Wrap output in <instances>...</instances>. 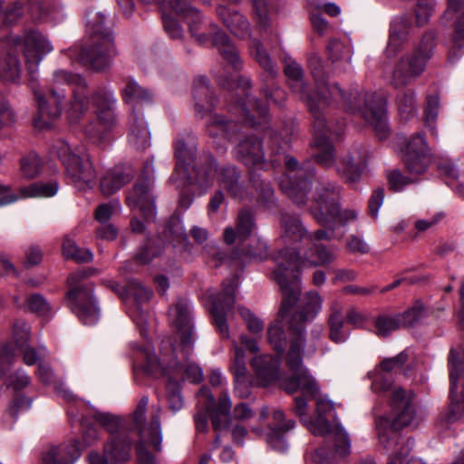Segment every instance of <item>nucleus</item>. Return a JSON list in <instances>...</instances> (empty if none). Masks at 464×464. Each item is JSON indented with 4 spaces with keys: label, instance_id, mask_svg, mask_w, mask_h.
<instances>
[{
    "label": "nucleus",
    "instance_id": "nucleus-38",
    "mask_svg": "<svg viewBox=\"0 0 464 464\" xmlns=\"http://www.w3.org/2000/svg\"><path fill=\"white\" fill-rule=\"evenodd\" d=\"M128 141L138 150H143L150 146V131L147 121L140 111L134 109L130 116Z\"/></svg>",
    "mask_w": 464,
    "mask_h": 464
},
{
    "label": "nucleus",
    "instance_id": "nucleus-29",
    "mask_svg": "<svg viewBox=\"0 0 464 464\" xmlns=\"http://www.w3.org/2000/svg\"><path fill=\"white\" fill-rule=\"evenodd\" d=\"M256 227L254 214L246 208L238 211L235 227H227L223 232L224 242L232 246L236 243L243 244L254 233Z\"/></svg>",
    "mask_w": 464,
    "mask_h": 464
},
{
    "label": "nucleus",
    "instance_id": "nucleus-61",
    "mask_svg": "<svg viewBox=\"0 0 464 464\" xmlns=\"http://www.w3.org/2000/svg\"><path fill=\"white\" fill-rule=\"evenodd\" d=\"M26 302L29 310L40 316H50L53 314L49 303L40 294H34L28 296Z\"/></svg>",
    "mask_w": 464,
    "mask_h": 464
},
{
    "label": "nucleus",
    "instance_id": "nucleus-52",
    "mask_svg": "<svg viewBox=\"0 0 464 464\" xmlns=\"http://www.w3.org/2000/svg\"><path fill=\"white\" fill-rule=\"evenodd\" d=\"M328 59L332 63H349L352 57V48L349 44L333 39L327 45Z\"/></svg>",
    "mask_w": 464,
    "mask_h": 464
},
{
    "label": "nucleus",
    "instance_id": "nucleus-27",
    "mask_svg": "<svg viewBox=\"0 0 464 464\" xmlns=\"http://www.w3.org/2000/svg\"><path fill=\"white\" fill-rule=\"evenodd\" d=\"M285 73L288 78L290 88L306 103L308 109L312 102L314 103L316 108L320 111H324L326 107L330 106V102L326 96L317 99L316 94H311L308 86L304 81L303 69L295 61L286 62Z\"/></svg>",
    "mask_w": 464,
    "mask_h": 464
},
{
    "label": "nucleus",
    "instance_id": "nucleus-46",
    "mask_svg": "<svg viewBox=\"0 0 464 464\" xmlns=\"http://www.w3.org/2000/svg\"><path fill=\"white\" fill-rule=\"evenodd\" d=\"M398 314L402 328H413L428 317L429 309L420 300H416L408 309Z\"/></svg>",
    "mask_w": 464,
    "mask_h": 464
},
{
    "label": "nucleus",
    "instance_id": "nucleus-1",
    "mask_svg": "<svg viewBox=\"0 0 464 464\" xmlns=\"http://www.w3.org/2000/svg\"><path fill=\"white\" fill-rule=\"evenodd\" d=\"M71 86L72 97L67 110V117L71 123H77L86 113L90 99L96 109L100 126L108 130L117 121L115 115L116 99L112 91L107 88H97L90 96L85 78L79 74L58 69L53 72L48 96L35 92L38 113L34 119L37 128H49L53 120L62 115L66 92L62 87Z\"/></svg>",
    "mask_w": 464,
    "mask_h": 464
},
{
    "label": "nucleus",
    "instance_id": "nucleus-24",
    "mask_svg": "<svg viewBox=\"0 0 464 464\" xmlns=\"http://www.w3.org/2000/svg\"><path fill=\"white\" fill-rule=\"evenodd\" d=\"M168 4L174 13L185 17L191 35L198 44H205L213 38L209 30L210 24H215L205 22L198 10L191 6V0H169Z\"/></svg>",
    "mask_w": 464,
    "mask_h": 464
},
{
    "label": "nucleus",
    "instance_id": "nucleus-5",
    "mask_svg": "<svg viewBox=\"0 0 464 464\" xmlns=\"http://www.w3.org/2000/svg\"><path fill=\"white\" fill-rule=\"evenodd\" d=\"M175 159L176 166L169 181L177 188L188 187L192 183L189 167H192L195 173L194 183L203 193L213 186L217 162L212 155L204 154L198 160L195 146L179 140L175 143Z\"/></svg>",
    "mask_w": 464,
    "mask_h": 464
},
{
    "label": "nucleus",
    "instance_id": "nucleus-45",
    "mask_svg": "<svg viewBox=\"0 0 464 464\" xmlns=\"http://www.w3.org/2000/svg\"><path fill=\"white\" fill-rule=\"evenodd\" d=\"M283 238L285 243L297 242L306 238L308 231L303 227L297 217L283 214L281 217Z\"/></svg>",
    "mask_w": 464,
    "mask_h": 464
},
{
    "label": "nucleus",
    "instance_id": "nucleus-60",
    "mask_svg": "<svg viewBox=\"0 0 464 464\" xmlns=\"http://www.w3.org/2000/svg\"><path fill=\"white\" fill-rule=\"evenodd\" d=\"M165 237L171 244L181 243L187 239L182 222L176 218H170L164 230Z\"/></svg>",
    "mask_w": 464,
    "mask_h": 464
},
{
    "label": "nucleus",
    "instance_id": "nucleus-58",
    "mask_svg": "<svg viewBox=\"0 0 464 464\" xmlns=\"http://www.w3.org/2000/svg\"><path fill=\"white\" fill-rule=\"evenodd\" d=\"M253 6V13L257 26L262 29H266L270 26V12L271 1L270 0H251Z\"/></svg>",
    "mask_w": 464,
    "mask_h": 464
},
{
    "label": "nucleus",
    "instance_id": "nucleus-23",
    "mask_svg": "<svg viewBox=\"0 0 464 464\" xmlns=\"http://www.w3.org/2000/svg\"><path fill=\"white\" fill-rule=\"evenodd\" d=\"M169 314L180 339L181 353L184 359L188 360L193 346L190 303L185 299H179L175 305L169 309Z\"/></svg>",
    "mask_w": 464,
    "mask_h": 464
},
{
    "label": "nucleus",
    "instance_id": "nucleus-10",
    "mask_svg": "<svg viewBox=\"0 0 464 464\" xmlns=\"http://www.w3.org/2000/svg\"><path fill=\"white\" fill-rule=\"evenodd\" d=\"M284 160L288 170L295 171L294 175L280 180L282 191L298 207H304L307 201V193L311 189L312 179L314 176V169L310 162L301 167L295 158L281 152L279 148L271 149L269 160L273 167L280 165Z\"/></svg>",
    "mask_w": 464,
    "mask_h": 464
},
{
    "label": "nucleus",
    "instance_id": "nucleus-25",
    "mask_svg": "<svg viewBox=\"0 0 464 464\" xmlns=\"http://www.w3.org/2000/svg\"><path fill=\"white\" fill-rule=\"evenodd\" d=\"M209 262H211L215 267H218L229 259H238L242 262L247 259L262 261L266 259L268 256V247L265 241L257 238L251 241L247 247H245L242 245L239 247H237L231 256H228L216 247L209 250Z\"/></svg>",
    "mask_w": 464,
    "mask_h": 464
},
{
    "label": "nucleus",
    "instance_id": "nucleus-44",
    "mask_svg": "<svg viewBox=\"0 0 464 464\" xmlns=\"http://www.w3.org/2000/svg\"><path fill=\"white\" fill-rule=\"evenodd\" d=\"M122 92L125 102L132 107L131 111L134 109H136V111H140V107L152 100V93L138 84L133 79L127 80Z\"/></svg>",
    "mask_w": 464,
    "mask_h": 464
},
{
    "label": "nucleus",
    "instance_id": "nucleus-39",
    "mask_svg": "<svg viewBox=\"0 0 464 464\" xmlns=\"http://www.w3.org/2000/svg\"><path fill=\"white\" fill-rule=\"evenodd\" d=\"M80 442L72 440L52 447L43 459L45 464H74L81 456Z\"/></svg>",
    "mask_w": 464,
    "mask_h": 464
},
{
    "label": "nucleus",
    "instance_id": "nucleus-53",
    "mask_svg": "<svg viewBox=\"0 0 464 464\" xmlns=\"http://www.w3.org/2000/svg\"><path fill=\"white\" fill-rule=\"evenodd\" d=\"M362 160V159L355 160L353 156L348 155L341 160L338 171L346 179L347 182L354 184L361 179Z\"/></svg>",
    "mask_w": 464,
    "mask_h": 464
},
{
    "label": "nucleus",
    "instance_id": "nucleus-41",
    "mask_svg": "<svg viewBox=\"0 0 464 464\" xmlns=\"http://www.w3.org/2000/svg\"><path fill=\"white\" fill-rule=\"evenodd\" d=\"M194 107L197 113L202 117L209 112L215 105V97L208 86L206 77L198 76L193 85Z\"/></svg>",
    "mask_w": 464,
    "mask_h": 464
},
{
    "label": "nucleus",
    "instance_id": "nucleus-28",
    "mask_svg": "<svg viewBox=\"0 0 464 464\" xmlns=\"http://www.w3.org/2000/svg\"><path fill=\"white\" fill-rule=\"evenodd\" d=\"M443 20L453 21L454 32L450 59L458 57V52L464 46V0H448V6L442 16Z\"/></svg>",
    "mask_w": 464,
    "mask_h": 464
},
{
    "label": "nucleus",
    "instance_id": "nucleus-33",
    "mask_svg": "<svg viewBox=\"0 0 464 464\" xmlns=\"http://www.w3.org/2000/svg\"><path fill=\"white\" fill-rule=\"evenodd\" d=\"M210 34H213V45L224 61L230 64L234 70L239 71L243 62L239 53L230 37L222 31L217 24H210Z\"/></svg>",
    "mask_w": 464,
    "mask_h": 464
},
{
    "label": "nucleus",
    "instance_id": "nucleus-37",
    "mask_svg": "<svg viewBox=\"0 0 464 464\" xmlns=\"http://www.w3.org/2000/svg\"><path fill=\"white\" fill-rule=\"evenodd\" d=\"M22 65L17 55V48L11 43L5 44L0 54V79L6 83H15L21 78Z\"/></svg>",
    "mask_w": 464,
    "mask_h": 464
},
{
    "label": "nucleus",
    "instance_id": "nucleus-31",
    "mask_svg": "<svg viewBox=\"0 0 464 464\" xmlns=\"http://www.w3.org/2000/svg\"><path fill=\"white\" fill-rule=\"evenodd\" d=\"M411 29V18L404 15L396 16L390 24L389 38L385 48V55L389 58L401 52L409 41Z\"/></svg>",
    "mask_w": 464,
    "mask_h": 464
},
{
    "label": "nucleus",
    "instance_id": "nucleus-14",
    "mask_svg": "<svg viewBox=\"0 0 464 464\" xmlns=\"http://www.w3.org/2000/svg\"><path fill=\"white\" fill-rule=\"evenodd\" d=\"M334 411V404L326 398H316V409L314 418L304 420V424L315 436H322L331 440L336 455L344 457L351 451V440L344 429L336 424L334 427L328 420V416Z\"/></svg>",
    "mask_w": 464,
    "mask_h": 464
},
{
    "label": "nucleus",
    "instance_id": "nucleus-34",
    "mask_svg": "<svg viewBox=\"0 0 464 464\" xmlns=\"http://www.w3.org/2000/svg\"><path fill=\"white\" fill-rule=\"evenodd\" d=\"M217 15L222 24L237 38L248 39L252 35L248 19L237 10L218 5Z\"/></svg>",
    "mask_w": 464,
    "mask_h": 464
},
{
    "label": "nucleus",
    "instance_id": "nucleus-26",
    "mask_svg": "<svg viewBox=\"0 0 464 464\" xmlns=\"http://www.w3.org/2000/svg\"><path fill=\"white\" fill-rule=\"evenodd\" d=\"M132 440L127 436H117L103 445L104 455L98 451H91L88 456L90 464H109L108 459L114 464H122L129 460Z\"/></svg>",
    "mask_w": 464,
    "mask_h": 464
},
{
    "label": "nucleus",
    "instance_id": "nucleus-12",
    "mask_svg": "<svg viewBox=\"0 0 464 464\" xmlns=\"http://www.w3.org/2000/svg\"><path fill=\"white\" fill-rule=\"evenodd\" d=\"M340 188L333 183L322 184L316 188L311 207V214L323 227L332 224H346L357 218L354 210H341Z\"/></svg>",
    "mask_w": 464,
    "mask_h": 464
},
{
    "label": "nucleus",
    "instance_id": "nucleus-32",
    "mask_svg": "<svg viewBox=\"0 0 464 464\" xmlns=\"http://www.w3.org/2000/svg\"><path fill=\"white\" fill-rule=\"evenodd\" d=\"M236 157L248 168L262 169L266 162L262 142L255 136H246L237 144Z\"/></svg>",
    "mask_w": 464,
    "mask_h": 464
},
{
    "label": "nucleus",
    "instance_id": "nucleus-2",
    "mask_svg": "<svg viewBox=\"0 0 464 464\" xmlns=\"http://www.w3.org/2000/svg\"><path fill=\"white\" fill-rule=\"evenodd\" d=\"M323 298L315 291H309L302 297L293 308H289L285 317L278 316L286 322L290 333V346L286 354V365L292 375L284 378L281 388L287 393L301 391L305 396L314 397L319 387L308 370L303 366V355L306 325L313 322L322 309Z\"/></svg>",
    "mask_w": 464,
    "mask_h": 464
},
{
    "label": "nucleus",
    "instance_id": "nucleus-35",
    "mask_svg": "<svg viewBox=\"0 0 464 464\" xmlns=\"http://www.w3.org/2000/svg\"><path fill=\"white\" fill-rule=\"evenodd\" d=\"M126 291L134 299L132 319L137 325L143 328L149 315L148 309L144 308L143 304L149 302L152 296V291L137 280H130L126 286Z\"/></svg>",
    "mask_w": 464,
    "mask_h": 464
},
{
    "label": "nucleus",
    "instance_id": "nucleus-3",
    "mask_svg": "<svg viewBox=\"0 0 464 464\" xmlns=\"http://www.w3.org/2000/svg\"><path fill=\"white\" fill-rule=\"evenodd\" d=\"M308 66L316 83L317 99L326 96L332 104V100L341 102L347 111L362 117L371 124L380 140H384L389 135V128L385 115V101L382 95L375 92H351L349 95L342 90L339 85L329 86L326 82V73L322 59L312 54L308 58Z\"/></svg>",
    "mask_w": 464,
    "mask_h": 464
},
{
    "label": "nucleus",
    "instance_id": "nucleus-40",
    "mask_svg": "<svg viewBox=\"0 0 464 464\" xmlns=\"http://www.w3.org/2000/svg\"><path fill=\"white\" fill-rule=\"evenodd\" d=\"M218 185L224 188L232 198L243 199L245 188L241 180V173L236 166L227 165L218 170Z\"/></svg>",
    "mask_w": 464,
    "mask_h": 464
},
{
    "label": "nucleus",
    "instance_id": "nucleus-63",
    "mask_svg": "<svg viewBox=\"0 0 464 464\" xmlns=\"http://www.w3.org/2000/svg\"><path fill=\"white\" fill-rule=\"evenodd\" d=\"M5 382L8 387L12 388L15 392H19L28 387L31 384L32 380L24 370L19 368L10 373L6 377Z\"/></svg>",
    "mask_w": 464,
    "mask_h": 464
},
{
    "label": "nucleus",
    "instance_id": "nucleus-8",
    "mask_svg": "<svg viewBox=\"0 0 464 464\" xmlns=\"http://www.w3.org/2000/svg\"><path fill=\"white\" fill-rule=\"evenodd\" d=\"M149 398L143 396L133 412V429L138 432L140 441L136 445L138 464H160L158 459L147 449L151 446L156 452L161 451L162 431L160 426V405H152L150 421H146Z\"/></svg>",
    "mask_w": 464,
    "mask_h": 464
},
{
    "label": "nucleus",
    "instance_id": "nucleus-6",
    "mask_svg": "<svg viewBox=\"0 0 464 464\" xmlns=\"http://www.w3.org/2000/svg\"><path fill=\"white\" fill-rule=\"evenodd\" d=\"M413 399L414 393L411 391H406L399 386L395 387L391 398L392 421L391 422L386 416L375 418L379 443L385 450L399 448L402 444V442L400 443L401 437L398 430L411 425L415 419L416 407Z\"/></svg>",
    "mask_w": 464,
    "mask_h": 464
},
{
    "label": "nucleus",
    "instance_id": "nucleus-13",
    "mask_svg": "<svg viewBox=\"0 0 464 464\" xmlns=\"http://www.w3.org/2000/svg\"><path fill=\"white\" fill-rule=\"evenodd\" d=\"M435 46L436 34L433 32H426L415 51L411 55L402 56L397 62L391 76V84L394 88H401L419 77L424 72Z\"/></svg>",
    "mask_w": 464,
    "mask_h": 464
},
{
    "label": "nucleus",
    "instance_id": "nucleus-20",
    "mask_svg": "<svg viewBox=\"0 0 464 464\" xmlns=\"http://www.w3.org/2000/svg\"><path fill=\"white\" fill-rule=\"evenodd\" d=\"M11 43L23 51L28 74L32 80L35 79L44 56L53 49L50 42L40 32L30 30L24 33L23 38H12Z\"/></svg>",
    "mask_w": 464,
    "mask_h": 464
},
{
    "label": "nucleus",
    "instance_id": "nucleus-43",
    "mask_svg": "<svg viewBox=\"0 0 464 464\" xmlns=\"http://www.w3.org/2000/svg\"><path fill=\"white\" fill-rule=\"evenodd\" d=\"M327 324L329 326V338L336 343L345 342L348 334L343 329V307L336 301L331 304Z\"/></svg>",
    "mask_w": 464,
    "mask_h": 464
},
{
    "label": "nucleus",
    "instance_id": "nucleus-54",
    "mask_svg": "<svg viewBox=\"0 0 464 464\" xmlns=\"http://www.w3.org/2000/svg\"><path fill=\"white\" fill-rule=\"evenodd\" d=\"M375 334L381 337H387L392 332L402 328L398 314L388 315L381 314L374 319Z\"/></svg>",
    "mask_w": 464,
    "mask_h": 464
},
{
    "label": "nucleus",
    "instance_id": "nucleus-22",
    "mask_svg": "<svg viewBox=\"0 0 464 464\" xmlns=\"http://www.w3.org/2000/svg\"><path fill=\"white\" fill-rule=\"evenodd\" d=\"M250 50L253 57L266 73V76L263 78V93L267 100L273 101L276 104L281 105L282 102L285 98L284 91L278 87L270 86L269 84V82L273 81L278 73V69L276 63L272 60L269 53L259 40L252 39Z\"/></svg>",
    "mask_w": 464,
    "mask_h": 464
},
{
    "label": "nucleus",
    "instance_id": "nucleus-7",
    "mask_svg": "<svg viewBox=\"0 0 464 464\" xmlns=\"http://www.w3.org/2000/svg\"><path fill=\"white\" fill-rule=\"evenodd\" d=\"M104 20L105 16L102 13L88 14L90 44L82 47L78 54L82 64L98 72L109 68L117 54L112 34L104 26Z\"/></svg>",
    "mask_w": 464,
    "mask_h": 464
},
{
    "label": "nucleus",
    "instance_id": "nucleus-47",
    "mask_svg": "<svg viewBox=\"0 0 464 464\" xmlns=\"http://www.w3.org/2000/svg\"><path fill=\"white\" fill-rule=\"evenodd\" d=\"M59 184L55 180L48 182H34L28 186L20 188L22 198H50L56 195Z\"/></svg>",
    "mask_w": 464,
    "mask_h": 464
},
{
    "label": "nucleus",
    "instance_id": "nucleus-51",
    "mask_svg": "<svg viewBox=\"0 0 464 464\" xmlns=\"http://www.w3.org/2000/svg\"><path fill=\"white\" fill-rule=\"evenodd\" d=\"M294 427L295 421L290 420L285 422V427L277 425L276 427L271 428L270 431L266 435L267 443L276 450L285 452L288 448L285 434Z\"/></svg>",
    "mask_w": 464,
    "mask_h": 464
},
{
    "label": "nucleus",
    "instance_id": "nucleus-62",
    "mask_svg": "<svg viewBox=\"0 0 464 464\" xmlns=\"http://www.w3.org/2000/svg\"><path fill=\"white\" fill-rule=\"evenodd\" d=\"M386 177L390 189L394 192L401 191L406 186L416 181L414 179L402 174L401 171L398 169L388 171Z\"/></svg>",
    "mask_w": 464,
    "mask_h": 464
},
{
    "label": "nucleus",
    "instance_id": "nucleus-21",
    "mask_svg": "<svg viewBox=\"0 0 464 464\" xmlns=\"http://www.w3.org/2000/svg\"><path fill=\"white\" fill-rule=\"evenodd\" d=\"M401 160L411 175H421L435 162L425 135L418 132L411 136L401 148Z\"/></svg>",
    "mask_w": 464,
    "mask_h": 464
},
{
    "label": "nucleus",
    "instance_id": "nucleus-56",
    "mask_svg": "<svg viewBox=\"0 0 464 464\" xmlns=\"http://www.w3.org/2000/svg\"><path fill=\"white\" fill-rule=\"evenodd\" d=\"M237 110L240 111L243 118L248 121L252 125L259 124V121H255L254 116L251 115L252 111H256V113L262 118H266L268 113L266 105L261 104L257 100L249 98L247 100V104L246 102H239Z\"/></svg>",
    "mask_w": 464,
    "mask_h": 464
},
{
    "label": "nucleus",
    "instance_id": "nucleus-16",
    "mask_svg": "<svg viewBox=\"0 0 464 464\" xmlns=\"http://www.w3.org/2000/svg\"><path fill=\"white\" fill-rule=\"evenodd\" d=\"M84 272H74L67 279L70 290L67 293L69 307L84 324H94L100 318V311L92 296L91 284H82Z\"/></svg>",
    "mask_w": 464,
    "mask_h": 464
},
{
    "label": "nucleus",
    "instance_id": "nucleus-11",
    "mask_svg": "<svg viewBox=\"0 0 464 464\" xmlns=\"http://www.w3.org/2000/svg\"><path fill=\"white\" fill-rule=\"evenodd\" d=\"M53 149L65 168L66 178L79 189L92 188L96 173L83 146H72L64 140H58Z\"/></svg>",
    "mask_w": 464,
    "mask_h": 464
},
{
    "label": "nucleus",
    "instance_id": "nucleus-50",
    "mask_svg": "<svg viewBox=\"0 0 464 464\" xmlns=\"http://www.w3.org/2000/svg\"><path fill=\"white\" fill-rule=\"evenodd\" d=\"M163 253V246L152 239L147 240L137 249L134 259L140 265H147L160 257Z\"/></svg>",
    "mask_w": 464,
    "mask_h": 464
},
{
    "label": "nucleus",
    "instance_id": "nucleus-49",
    "mask_svg": "<svg viewBox=\"0 0 464 464\" xmlns=\"http://www.w3.org/2000/svg\"><path fill=\"white\" fill-rule=\"evenodd\" d=\"M130 179L131 177L120 170H110L101 180V190L104 195L110 196L121 188Z\"/></svg>",
    "mask_w": 464,
    "mask_h": 464
},
{
    "label": "nucleus",
    "instance_id": "nucleus-17",
    "mask_svg": "<svg viewBox=\"0 0 464 464\" xmlns=\"http://www.w3.org/2000/svg\"><path fill=\"white\" fill-rule=\"evenodd\" d=\"M309 111L313 117V145L319 150L314 155L315 160L324 168L334 165V146L331 137H339L344 127L343 121H339L336 128L326 123L324 111H320L314 103H310Z\"/></svg>",
    "mask_w": 464,
    "mask_h": 464
},
{
    "label": "nucleus",
    "instance_id": "nucleus-57",
    "mask_svg": "<svg viewBox=\"0 0 464 464\" xmlns=\"http://www.w3.org/2000/svg\"><path fill=\"white\" fill-rule=\"evenodd\" d=\"M166 400L168 408L174 413L180 411L184 406V400L180 392V384L170 378H169L166 385Z\"/></svg>",
    "mask_w": 464,
    "mask_h": 464
},
{
    "label": "nucleus",
    "instance_id": "nucleus-15",
    "mask_svg": "<svg viewBox=\"0 0 464 464\" xmlns=\"http://www.w3.org/2000/svg\"><path fill=\"white\" fill-rule=\"evenodd\" d=\"M198 400L203 404L205 411H198L194 415L196 429L198 432L208 430V414L215 431L227 430L231 424L232 401L227 392H223L218 401L207 387L198 391Z\"/></svg>",
    "mask_w": 464,
    "mask_h": 464
},
{
    "label": "nucleus",
    "instance_id": "nucleus-59",
    "mask_svg": "<svg viewBox=\"0 0 464 464\" xmlns=\"http://www.w3.org/2000/svg\"><path fill=\"white\" fill-rule=\"evenodd\" d=\"M41 166V160L36 154H28L21 160V175L27 179H34L39 175Z\"/></svg>",
    "mask_w": 464,
    "mask_h": 464
},
{
    "label": "nucleus",
    "instance_id": "nucleus-19",
    "mask_svg": "<svg viewBox=\"0 0 464 464\" xmlns=\"http://www.w3.org/2000/svg\"><path fill=\"white\" fill-rule=\"evenodd\" d=\"M236 287L237 278L233 276L223 282L221 293L208 295V311L213 324L222 338L226 339L229 338L227 317L233 312Z\"/></svg>",
    "mask_w": 464,
    "mask_h": 464
},
{
    "label": "nucleus",
    "instance_id": "nucleus-42",
    "mask_svg": "<svg viewBox=\"0 0 464 464\" xmlns=\"http://www.w3.org/2000/svg\"><path fill=\"white\" fill-rule=\"evenodd\" d=\"M240 130L241 125L237 121L218 114L211 115L207 124V131L209 136L228 140L236 138Z\"/></svg>",
    "mask_w": 464,
    "mask_h": 464
},
{
    "label": "nucleus",
    "instance_id": "nucleus-9",
    "mask_svg": "<svg viewBox=\"0 0 464 464\" xmlns=\"http://www.w3.org/2000/svg\"><path fill=\"white\" fill-rule=\"evenodd\" d=\"M146 361V367L151 373H160L179 383L188 381L198 383L203 379L202 370L196 364L181 363L177 358V348L169 341L163 343L160 357L151 353L149 348H140Z\"/></svg>",
    "mask_w": 464,
    "mask_h": 464
},
{
    "label": "nucleus",
    "instance_id": "nucleus-64",
    "mask_svg": "<svg viewBox=\"0 0 464 464\" xmlns=\"http://www.w3.org/2000/svg\"><path fill=\"white\" fill-rule=\"evenodd\" d=\"M267 338L274 350L281 355L285 351V337L284 330L277 324H272L267 329Z\"/></svg>",
    "mask_w": 464,
    "mask_h": 464
},
{
    "label": "nucleus",
    "instance_id": "nucleus-18",
    "mask_svg": "<svg viewBox=\"0 0 464 464\" xmlns=\"http://www.w3.org/2000/svg\"><path fill=\"white\" fill-rule=\"evenodd\" d=\"M450 420L464 418V349H451L449 359Z\"/></svg>",
    "mask_w": 464,
    "mask_h": 464
},
{
    "label": "nucleus",
    "instance_id": "nucleus-36",
    "mask_svg": "<svg viewBox=\"0 0 464 464\" xmlns=\"http://www.w3.org/2000/svg\"><path fill=\"white\" fill-rule=\"evenodd\" d=\"M251 367L255 371L260 386L266 387L279 377L280 358L269 354L256 356L252 359Z\"/></svg>",
    "mask_w": 464,
    "mask_h": 464
},
{
    "label": "nucleus",
    "instance_id": "nucleus-48",
    "mask_svg": "<svg viewBox=\"0 0 464 464\" xmlns=\"http://www.w3.org/2000/svg\"><path fill=\"white\" fill-rule=\"evenodd\" d=\"M250 182L257 193V201L265 208H272L276 204L274 189L270 183L261 179L258 174L252 173Z\"/></svg>",
    "mask_w": 464,
    "mask_h": 464
},
{
    "label": "nucleus",
    "instance_id": "nucleus-4",
    "mask_svg": "<svg viewBox=\"0 0 464 464\" xmlns=\"http://www.w3.org/2000/svg\"><path fill=\"white\" fill-rule=\"evenodd\" d=\"M338 248L328 246L322 243H314L304 254L301 259L300 253L294 248L286 247L279 251L276 257V269L274 278L279 285L282 292L280 315L285 317L289 308L301 302L300 270L309 264L312 266H326L333 264L337 258Z\"/></svg>",
    "mask_w": 464,
    "mask_h": 464
},
{
    "label": "nucleus",
    "instance_id": "nucleus-30",
    "mask_svg": "<svg viewBox=\"0 0 464 464\" xmlns=\"http://www.w3.org/2000/svg\"><path fill=\"white\" fill-rule=\"evenodd\" d=\"M127 205L131 208H140L147 220L155 218L154 197L150 193V181L143 179L137 182L129 192L126 198Z\"/></svg>",
    "mask_w": 464,
    "mask_h": 464
},
{
    "label": "nucleus",
    "instance_id": "nucleus-55",
    "mask_svg": "<svg viewBox=\"0 0 464 464\" xmlns=\"http://www.w3.org/2000/svg\"><path fill=\"white\" fill-rule=\"evenodd\" d=\"M397 107L400 117L408 121L417 114V102L415 93L408 90L397 98Z\"/></svg>",
    "mask_w": 464,
    "mask_h": 464
}]
</instances>
